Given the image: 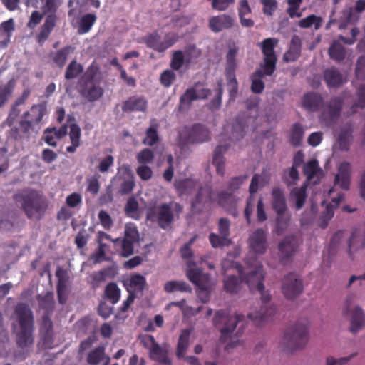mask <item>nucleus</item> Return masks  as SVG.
<instances>
[{
    "instance_id": "1",
    "label": "nucleus",
    "mask_w": 365,
    "mask_h": 365,
    "mask_svg": "<svg viewBox=\"0 0 365 365\" xmlns=\"http://www.w3.org/2000/svg\"><path fill=\"white\" fill-rule=\"evenodd\" d=\"M14 314L19 326L16 335V345L24 349L34 344V315L29 306L23 302L16 305Z\"/></svg>"
},
{
    "instance_id": "2",
    "label": "nucleus",
    "mask_w": 365,
    "mask_h": 365,
    "mask_svg": "<svg viewBox=\"0 0 365 365\" xmlns=\"http://www.w3.org/2000/svg\"><path fill=\"white\" fill-rule=\"evenodd\" d=\"M14 200L21 204L22 210L29 219L37 221L43 217L48 206L46 198L34 190L16 195Z\"/></svg>"
},
{
    "instance_id": "3",
    "label": "nucleus",
    "mask_w": 365,
    "mask_h": 365,
    "mask_svg": "<svg viewBox=\"0 0 365 365\" xmlns=\"http://www.w3.org/2000/svg\"><path fill=\"white\" fill-rule=\"evenodd\" d=\"M242 318L243 316L241 314L231 316L228 310L221 309L216 312L213 318V324L220 329L221 342L225 343L228 340L237 324Z\"/></svg>"
},
{
    "instance_id": "4",
    "label": "nucleus",
    "mask_w": 365,
    "mask_h": 365,
    "mask_svg": "<svg viewBox=\"0 0 365 365\" xmlns=\"http://www.w3.org/2000/svg\"><path fill=\"white\" fill-rule=\"evenodd\" d=\"M308 325L307 319H302L285 332L284 340L292 350L303 348L307 344L309 339Z\"/></svg>"
},
{
    "instance_id": "5",
    "label": "nucleus",
    "mask_w": 365,
    "mask_h": 365,
    "mask_svg": "<svg viewBox=\"0 0 365 365\" xmlns=\"http://www.w3.org/2000/svg\"><path fill=\"white\" fill-rule=\"evenodd\" d=\"M210 139L209 130L200 123H195L192 127H185L179 132L178 143L184 147L189 144L202 143Z\"/></svg>"
},
{
    "instance_id": "6",
    "label": "nucleus",
    "mask_w": 365,
    "mask_h": 365,
    "mask_svg": "<svg viewBox=\"0 0 365 365\" xmlns=\"http://www.w3.org/2000/svg\"><path fill=\"white\" fill-rule=\"evenodd\" d=\"M344 103V98L341 96H334L329 101L323 103L319 115L320 122L327 126L334 125L341 115Z\"/></svg>"
},
{
    "instance_id": "7",
    "label": "nucleus",
    "mask_w": 365,
    "mask_h": 365,
    "mask_svg": "<svg viewBox=\"0 0 365 365\" xmlns=\"http://www.w3.org/2000/svg\"><path fill=\"white\" fill-rule=\"evenodd\" d=\"M278 43L279 40L276 38H267L259 43V46L261 48L264 56L263 62L260 64V68H264L265 73L268 76H272L276 70L277 57L274 48Z\"/></svg>"
},
{
    "instance_id": "8",
    "label": "nucleus",
    "mask_w": 365,
    "mask_h": 365,
    "mask_svg": "<svg viewBox=\"0 0 365 365\" xmlns=\"http://www.w3.org/2000/svg\"><path fill=\"white\" fill-rule=\"evenodd\" d=\"M210 93V89L205 88L203 83L198 81L187 88L180 96L179 109H189L193 101L206 99Z\"/></svg>"
},
{
    "instance_id": "9",
    "label": "nucleus",
    "mask_w": 365,
    "mask_h": 365,
    "mask_svg": "<svg viewBox=\"0 0 365 365\" xmlns=\"http://www.w3.org/2000/svg\"><path fill=\"white\" fill-rule=\"evenodd\" d=\"M259 292L261 293L262 302L260 310L247 314V317L257 326H262L266 322L271 320L276 313V307L273 305L267 304L271 299L270 294L265 292L264 289Z\"/></svg>"
},
{
    "instance_id": "10",
    "label": "nucleus",
    "mask_w": 365,
    "mask_h": 365,
    "mask_svg": "<svg viewBox=\"0 0 365 365\" xmlns=\"http://www.w3.org/2000/svg\"><path fill=\"white\" fill-rule=\"evenodd\" d=\"M146 219L148 221H157L158 226L166 230L174 221V213L171 206L168 203H163L158 207H150L146 213Z\"/></svg>"
},
{
    "instance_id": "11",
    "label": "nucleus",
    "mask_w": 365,
    "mask_h": 365,
    "mask_svg": "<svg viewBox=\"0 0 365 365\" xmlns=\"http://www.w3.org/2000/svg\"><path fill=\"white\" fill-rule=\"evenodd\" d=\"M178 40V36L175 33L165 34L164 40L161 41V36L157 31L148 34L143 38V42L148 48L154 51L163 53L174 45Z\"/></svg>"
},
{
    "instance_id": "12",
    "label": "nucleus",
    "mask_w": 365,
    "mask_h": 365,
    "mask_svg": "<svg viewBox=\"0 0 365 365\" xmlns=\"http://www.w3.org/2000/svg\"><path fill=\"white\" fill-rule=\"evenodd\" d=\"M281 288L287 299H294L302 293L304 286L300 277L296 273L291 272L283 278Z\"/></svg>"
},
{
    "instance_id": "13",
    "label": "nucleus",
    "mask_w": 365,
    "mask_h": 365,
    "mask_svg": "<svg viewBox=\"0 0 365 365\" xmlns=\"http://www.w3.org/2000/svg\"><path fill=\"white\" fill-rule=\"evenodd\" d=\"M141 344L149 351L150 358L163 364L169 363L168 351L160 346L152 335H145L140 339Z\"/></svg>"
},
{
    "instance_id": "14",
    "label": "nucleus",
    "mask_w": 365,
    "mask_h": 365,
    "mask_svg": "<svg viewBox=\"0 0 365 365\" xmlns=\"http://www.w3.org/2000/svg\"><path fill=\"white\" fill-rule=\"evenodd\" d=\"M353 301V296L347 297L343 308V314L346 316L349 312H351V319L349 329L351 332L356 333L365 325V314L359 306H356L354 309H351Z\"/></svg>"
},
{
    "instance_id": "15",
    "label": "nucleus",
    "mask_w": 365,
    "mask_h": 365,
    "mask_svg": "<svg viewBox=\"0 0 365 365\" xmlns=\"http://www.w3.org/2000/svg\"><path fill=\"white\" fill-rule=\"evenodd\" d=\"M299 246L297 237L294 235L285 237L278 245L280 262L283 264H287L291 262L293 256L296 253Z\"/></svg>"
},
{
    "instance_id": "16",
    "label": "nucleus",
    "mask_w": 365,
    "mask_h": 365,
    "mask_svg": "<svg viewBox=\"0 0 365 365\" xmlns=\"http://www.w3.org/2000/svg\"><path fill=\"white\" fill-rule=\"evenodd\" d=\"M242 281L247 284L250 289L253 291L257 289L259 292L263 291L264 285L263 283L264 274L262 266H257L253 270L247 272L246 274H241Z\"/></svg>"
},
{
    "instance_id": "17",
    "label": "nucleus",
    "mask_w": 365,
    "mask_h": 365,
    "mask_svg": "<svg viewBox=\"0 0 365 365\" xmlns=\"http://www.w3.org/2000/svg\"><path fill=\"white\" fill-rule=\"evenodd\" d=\"M235 23L234 16L228 14H222L211 16L208 20V27L212 32L220 33L232 29Z\"/></svg>"
},
{
    "instance_id": "18",
    "label": "nucleus",
    "mask_w": 365,
    "mask_h": 365,
    "mask_svg": "<svg viewBox=\"0 0 365 365\" xmlns=\"http://www.w3.org/2000/svg\"><path fill=\"white\" fill-rule=\"evenodd\" d=\"M249 244L254 252L260 255L265 253L267 249L266 231L262 228L255 230L250 236Z\"/></svg>"
},
{
    "instance_id": "19",
    "label": "nucleus",
    "mask_w": 365,
    "mask_h": 365,
    "mask_svg": "<svg viewBox=\"0 0 365 365\" xmlns=\"http://www.w3.org/2000/svg\"><path fill=\"white\" fill-rule=\"evenodd\" d=\"M187 278L195 285L198 286L210 282V275L203 273L202 269L196 266L195 263L188 261L186 270Z\"/></svg>"
},
{
    "instance_id": "20",
    "label": "nucleus",
    "mask_w": 365,
    "mask_h": 365,
    "mask_svg": "<svg viewBox=\"0 0 365 365\" xmlns=\"http://www.w3.org/2000/svg\"><path fill=\"white\" fill-rule=\"evenodd\" d=\"M148 101L144 96H133L123 103L122 110L124 113L145 112Z\"/></svg>"
},
{
    "instance_id": "21",
    "label": "nucleus",
    "mask_w": 365,
    "mask_h": 365,
    "mask_svg": "<svg viewBox=\"0 0 365 365\" xmlns=\"http://www.w3.org/2000/svg\"><path fill=\"white\" fill-rule=\"evenodd\" d=\"M351 165L348 162H343L338 168V173L334 178V184L341 189L348 190L351 183Z\"/></svg>"
},
{
    "instance_id": "22",
    "label": "nucleus",
    "mask_w": 365,
    "mask_h": 365,
    "mask_svg": "<svg viewBox=\"0 0 365 365\" xmlns=\"http://www.w3.org/2000/svg\"><path fill=\"white\" fill-rule=\"evenodd\" d=\"M86 362L88 365H98L101 362L102 365H109L110 358L106 354L105 347L98 346L87 354Z\"/></svg>"
},
{
    "instance_id": "23",
    "label": "nucleus",
    "mask_w": 365,
    "mask_h": 365,
    "mask_svg": "<svg viewBox=\"0 0 365 365\" xmlns=\"http://www.w3.org/2000/svg\"><path fill=\"white\" fill-rule=\"evenodd\" d=\"M74 48L71 46H66L56 51H52L48 54L50 61L58 67L63 68L67 61L68 56L73 53Z\"/></svg>"
},
{
    "instance_id": "24",
    "label": "nucleus",
    "mask_w": 365,
    "mask_h": 365,
    "mask_svg": "<svg viewBox=\"0 0 365 365\" xmlns=\"http://www.w3.org/2000/svg\"><path fill=\"white\" fill-rule=\"evenodd\" d=\"M324 103L321 94L316 92H309L302 98V106L308 111L316 112L322 106Z\"/></svg>"
},
{
    "instance_id": "25",
    "label": "nucleus",
    "mask_w": 365,
    "mask_h": 365,
    "mask_svg": "<svg viewBox=\"0 0 365 365\" xmlns=\"http://www.w3.org/2000/svg\"><path fill=\"white\" fill-rule=\"evenodd\" d=\"M230 147V143H225L223 145H219L216 147L213 158H212V164L216 168V171L218 175L220 176H223L225 175V158L223 157L224 153H225Z\"/></svg>"
},
{
    "instance_id": "26",
    "label": "nucleus",
    "mask_w": 365,
    "mask_h": 365,
    "mask_svg": "<svg viewBox=\"0 0 365 365\" xmlns=\"http://www.w3.org/2000/svg\"><path fill=\"white\" fill-rule=\"evenodd\" d=\"M57 20L56 14H50L46 17L43 24L41 27L40 32L37 35V41L39 43H43L49 37L53 30Z\"/></svg>"
},
{
    "instance_id": "27",
    "label": "nucleus",
    "mask_w": 365,
    "mask_h": 365,
    "mask_svg": "<svg viewBox=\"0 0 365 365\" xmlns=\"http://www.w3.org/2000/svg\"><path fill=\"white\" fill-rule=\"evenodd\" d=\"M212 189L209 185L200 187L197 194L192 202V208L195 211H200L198 207L200 205H204L212 201Z\"/></svg>"
},
{
    "instance_id": "28",
    "label": "nucleus",
    "mask_w": 365,
    "mask_h": 365,
    "mask_svg": "<svg viewBox=\"0 0 365 365\" xmlns=\"http://www.w3.org/2000/svg\"><path fill=\"white\" fill-rule=\"evenodd\" d=\"M15 29L14 21L12 18L3 21L0 24V48L7 47L10 42L12 33Z\"/></svg>"
},
{
    "instance_id": "29",
    "label": "nucleus",
    "mask_w": 365,
    "mask_h": 365,
    "mask_svg": "<svg viewBox=\"0 0 365 365\" xmlns=\"http://www.w3.org/2000/svg\"><path fill=\"white\" fill-rule=\"evenodd\" d=\"M302 41L298 36L294 35L290 41L288 51L284 54L283 60L285 62L296 61L301 54Z\"/></svg>"
},
{
    "instance_id": "30",
    "label": "nucleus",
    "mask_w": 365,
    "mask_h": 365,
    "mask_svg": "<svg viewBox=\"0 0 365 365\" xmlns=\"http://www.w3.org/2000/svg\"><path fill=\"white\" fill-rule=\"evenodd\" d=\"M272 206L277 215L284 214L287 210L286 200L279 187H274L272 191Z\"/></svg>"
},
{
    "instance_id": "31",
    "label": "nucleus",
    "mask_w": 365,
    "mask_h": 365,
    "mask_svg": "<svg viewBox=\"0 0 365 365\" xmlns=\"http://www.w3.org/2000/svg\"><path fill=\"white\" fill-rule=\"evenodd\" d=\"M238 16L242 26L251 28L255 22L251 19L246 18V16L252 13V9L247 0H240L238 3Z\"/></svg>"
},
{
    "instance_id": "32",
    "label": "nucleus",
    "mask_w": 365,
    "mask_h": 365,
    "mask_svg": "<svg viewBox=\"0 0 365 365\" xmlns=\"http://www.w3.org/2000/svg\"><path fill=\"white\" fill-rule=\"evenodd\" d=\"M365 247V222L356 227L349 240V248Z\"/></svg>"
},
{
    "instance_id": "33",
    "label": "nucleus",
    "mask_w": 365,
    "mask_h": 365,
    "mask_svg": "<svg viewBox=\"0 0 365 365\" xmlns=\"http://www.w3.org/2000/svg\"><path fill=\"white\" fill-rule=\"evenodd\" d=\"M324 78L329 88L339 87L344 83L341 73L335 68L326 69L324 72Z\"/></svg>"
},
{
    "instance_id": "34",
    "label": "nucleus",
    "mask_w": 365,
    "mask_h": 365,
    "mask_svg": "<svg viewBox=\"0 0 365 365\" xmlns=\"http://www.w3.org/2000/svg\"><path fill=\"white\" fill-rule=\"evenodd\" d=\"M268 76L264 68L257 69L251 76V91L256 94L262 93L264 89L263 78Z\"/></svg>"
},
{
    "instance_id": "35",
    "label": "nucleus",
    "mask_w": 365,
    "mask_h": 365,
    "mask_svg": "<svg viewBox=\"0 0 365 365\" xmlns=\"http://www.w3.org/2000/svg\"><path fill=\"white\" fill-rule=\"evenodd\" d=\"M190 331L189 329H182L179 336L177 349L176 356L180 359L185 357V353L187 350L190 343Z\"/></svg>"
},
{
    "instance_id": "36",
    "label": "nucleus",
    "mask_w": 365,
    "mask_h": 365,
    "mask_svg": "<svg viewBox=\"0 0 365 365\" xmlns=\"http://www.w3.org/2000/svg\"><path fill=\"white\" fill-rule=\"evenodd\" d=\"M39 308L44 311L43 314L51 315L54 310V298L52 292H47L44 295L38 294L36 297Z\"/></svg>"
},
{
    "instance_id": "37",
    "label": "nucleus",
    "mask_w": 365,
    "mask_h": 365,
    "mask_svg": "<svg viewBox=\"0 0 365 365\" xmlns=\"http://www.w3.org/2000/svg\"><path fill=\"white\" fill-rule=\"evenodd\" d=\"M145 284V278L139 274H135L132 275L130 278L124 283V285L126 287L128 292L135 293V292H143Z\"/></svg>"
},
{
    "instance_id": "38",
    "label": "nucleus",
    "mask_w": 365,
    "mask_h": 365,
    "mask_svg": "<svg viewBox=\"0 0 365 365\" xmlns=\"http://www.w3.org/2000/svg\"><path fill=\"white\" fill-rule=\"evenodd\" d=\"M46 113V107L43 104L34 105L31 111L24 113V118H29L35 125L38 124Z\"/></svg>"
},
{
    "instance_id": "39",
    "label": "nucleus",
    "mask_w": 365,
    "mask_h": 365,
    "mask_svg": "<svg viewBox=\"0 0 365 365\" xmlns=\"http://www.w3.org/2000/svg\"><path fill=\"white\" fill-rule=\"evenodd\" d=\"M197 182L191 178L175 180L174 187L180 196L190 194L196 187Z\"/></svg>"
},
{
    "instance_id": "40",
    "label": "nucleus",
    "mask_w": 365,
    "mask_h": 365,
    "mask_svg": "<svg viewBox=\"0 0 365 365\" xmlns=\"http://www.w3.org/2000/svg\"><path fill=\"white\" fill-rule=\"evenodd\" d=\"M81 94L88 101L93 102L103 96V90L98 85L86 86L81 88Z\"/></svg>"
},
{
    "instance_id": "41",
    "label": "nucleus",
    "mask_w": 365,
    "mask_h": 365,
    "mask_svg": "<svg viewBox=\"0 0 365 365\" xmlns=\"http://www.w3.org/2000/svg\"><path fill=\"white\" fill-rule=\"evenodd\" d=\"M69 138L71 145L66 148V151L73 153L81 145V129L77 124L73 123L70 125Z\"/></svg>"
},
{
    "instance_id": "42",
    "label": "nucleus",
    "mask_w": 365,
    "mask_h": 365,
    "mask_svg": "<svg viewBox=\"0 0 365 365\" xmlns=\"http://www.w3.org/2000/svg\"><path fill=\"white\" fill-rule=\"evenodd\" d=\"M328 53L331 59L341 62L344 60L346 52L344 45L339 41L334 40L329 48Z\"/></svg>"
},
{
    "instance_id": "43",
    "label": "nucleus",
    "mask_w": 365,
    "mask_h": 365,
    "mask_svg": "<svg viewBox=\"0 0 365 365\" xmlns=\"http://www.w3.org/2000/svg\"><path fill=\"white\" fill-rule=\"evenodd\" d=\"M97 19L94 14H86L81 16L78 21V34H84L90 31Z\"/></svg>"
},
{
    "instance_id": "44",
    "label": "nucleus",
    "mask_w": 365,
    "mask_h": 365,
    "mask_svg": "<svg viewBox=\"0 0 365 365\" xmlns=\"http://www.w3.org/2000/svg\"><path fill=\"white\" fill-rule=\"evenodd\" d=\"M351 128H341L337 138L339 149L342 151H348L351 145Z\"/></svg>"
},
{
    "instance_id": "45",
    "label": "nucleus",
    "mask_w": 365,
    "mask_h": 365,
    "mask_svg": "<svg viewBox=\"0 0 365 365\" xmlns=\"http://www.w3.org/2000/svg\"><path fill=\"white\" fill-rule=\"evenodd\" d=\"M185 58V66L188 68L191 64L196 63L201 55V51L195 44L185 46L183 51Z\"/></svg>"
},
{
    "instance_id": "46",
    "label": "nucleus",
    "mask_w": 365,
    "mask_h": 365,
    "mask_svg": "<svg viewBox=\"0 0 365 365\" xmlns=\"http://www.w3.org/2000/svg\"><path fill=\"white\" fill-rule=\"evenodd\" d=\"M269 176L264 171L261 175L255 174L250 182L249 192L256 193L259 186L263 187L269 183Z\"/></svg>"
},
{
    "instance_id": "47",
    "label": "nucleus",
    "mask_w": 365,
    "mask_h": 365,
    "mask_svg": "<svg viewBox=\"0 0 365 365\" xmlns=\"http://www.w3.org/2000/svg\"><path fill=\"white\" fill-rule=\"evenodd\" d=\"M53 323L51 319V315L43 314L40 322L39 331L41 336L45 339H50L53 334Z\"/></svg>"
},
{
    "instance_id": "48",
    "label": "nucleus",
    "mask_w": 365,
    "mask_h": 365,
    "mask_svg": "<svg viewBox=\"0 0 365 365\" xmlns=\"http://www.w3.org/2000/svg\"><path fill=\"white\" fill-rule=\"evenodd\" d=\"M238 53V48L236 46L230 48L226 55L225 75L235 74L237 68L236 56Z\"/></svg>"
},
{
    "instance_id": "49",
    "label": "nucleus",
    "mask_w": 365,
    "mask_h": 365,
    "mask_svg": "<svg viewBox=\"0 0 365 365\" xmlns=\"http://www.w3.org/2000/svg\"><path fill=\"white\" fill-rule=\"evenodd\" d=\"M164 289L168 293L176 291L190 292L192 290L190 286L184 281H168L165 284Z\"/></svg>"
},
{
    "instance_id": "50",
    "label": "nucleus",
    "mask_w": 365,
    "mask_h": 365,
    "mask_svg": "<svg viewBox=\"0 0 365 365\" xmlns=\"http://www.w3.org/2000/svg\"><path fill=\"white\" fill-rule=\"evenodd\" d=\"M83 71V67L78 63L76 60H72L68 65L65 71V78L66 80H71L77 78Z\"/></svg>"
},
{
    "instance_id": "51",
    "label": "nucleus",
    "mask_w": 365,
    "mask_h": 365,
    "mask_svg": "<svg viewBox=\"0 0 365 365\" xmlns=\"http://www.w3.org/2000/svg\"><path fill=\"white\" fill-rule=\"evenodd\" d=\"M357 99L350 108L349 115H354L358 108H365V84L359 86L356 93Z\"/></svg>"
},
{
    "instance_id": "52",
    "label": "nucleus",
    "mask_w": 365,
    "mask_h": 365,
    "mask_svg": "<svg viewBox=\"0 0 365 365\" xmlns=\"http://www.w3.org/2000/svg\"><path fill=\"white\" fill-rule=\"evenodd\" d=\"M304 130L301 124L297 123L292 125L291 128L290 143L294 147L301 145Z\"/></svg>"
},
{
    "instance_id": "53",
    "label": "nucleus",
    "mask_w": 365,
    "mask_h": 365,
    "mask_svg": "<svg viewBox=\"0 0 365 365\" xmlns=\"http://www.w3.org/2000/svg\"><path fill=\"white\" fill-rule=\"evenodd\" d=\"M105 295L113 304H116L120 297V289L115 282H110L105 289Z\"/></svg>"
},
{
    "instance_id": "54",
    "label": "nucleus",
    "mask_w": 365,
    "mask_h": 365,
    "mask_svg": "<svg viewBox=\"0 0 365 365\" xmlns=\"http://www.w3.org/2000/svg\"><path fill=\"white\" fill-rule=\"evenodd\" d=\"M296 200V209L300 210L304 205L307 198V185H302L299 188H294L291 192Z\"/></svg>"
},
{
    "instance_id": "55",
    "label": "nucleus",
    "mask_w": 365,
    "mask_h": 365,
    "mask_svg": "<svg viewBox=\"0 0 365 365\" xmlns=\"http://www.w3.org/2000/svg\"><path fill=\"white\" fill-rule=\"evenodd\" d=\"M290 221V217L284 213L277 215L274 231L277 235H282L287 229Z\"/></svg>"
},
{
    "instance_id": "56",
    "label": "nucleus",
    "mask_w": 365,
    "mask_h": 365,
    "mask_svg": "<svg viewBox=\"0 0 365 365\" xmlns=\"http://www.w3.org/2000/svg\"><path fill=\"white\" fill-rule=\"evenodd\" d=\"M241 282L242 281L236 276L231 275L224 280V288L226 292L235 294L240 290Z\"/></svg>"
},
{
    "instance_id": "57",
    "label": "nucleus",
    "mask_w": 365,
    "mask_h": 365,
    "mask_svg": "<svg viewBox=\"0 0 365 365\" xmlns=\"http://www.w3.org/2000/svg\"><path fill=\"white\" fill-rule=\"evenodd\" d=\"M184 65L185 66V58L183 51L181 50L174 51L170 63V66L172 70L178 71Z\"/></svg>"
},
{
    "instance_id": "58",
    "label": "nucleus",
    "mask_w": 365,
    "mask_h": 365,
    "mask_svg": "<svg viewBox=\"0 0 365 365\" xmlns=\"http://www.w3.org/2000/svg\"><path fill=\"white\" fill-rule=\"evenodd\" d=\"M41 11L43 14H55L60 6L61 0H40Z\"/></svg>"
},
{
    "instance_id": "59",
    "label": "nucleus",
    "mask_w": 365,
    "mask_h": 365,
    "mask_svg": "<svg viewBox=\"0 0 365 365\" xmlns=\"http://www.w3.org/2000/svg\"><path fill=\"white\" fill-rule=\"evenodd\" d=\"M159 140V136L157 130V125L150 126L145 133V138L143 143L149 146H153Z\"/></svg>"
},
{
    "instance_id": "60",
    "label": "nucleus",
    "mask_w": 365,
    "mask_h": 365,
    "mask_svg": "<svg viewBox=\"0 0 365 365\" xmlns=\"http://www.w3.org/2000/svg\"><path fill=\"white\" fill-rule=\"evenodd\" d=\"M245 135V124L240 121V118L236 119L235 123L232 126V141H237L243 138Z\"/></svg>"
},
{
    "instance_id": "61",
    "label": "nucleus",
    "mask_w": 365,
    "mask_h": 365,
    "mask_svg": "<svg viewBox=\"0 0 365 365\" xmlns=\"http://www.w3.org/2000/svg\"><path fill=\"white\" fill-rule=\"evenodd\" d=\"M216 96L215 97L210 101L208 104L209 109L212 110H218L222 103V96L223 93V86L221 82H219L217 84V87L215 88Z\"/></svg>"
},
{
    "instance_id": "62",
    "label": "nucleus",
    "mask_w": 365,
    "mask_h": 365,
    "mask_svg": "<svg viewBox=\"0 0 365 365\" xmlns=\"http://www.w3.org/2000/svg\"><path fill=\"white\" fill-rule=\"evenodd\" d=\"M225 76L227 81L230 100L234 101L238 92V83L236 79L235 74H229Z\"/></svg>"
},
{
    "instance_id": "63",
    "label": "nucleus",
    "mask_w": 365,
    "mask_h": 365,
    "mask_svg": "<svg viewBox=\"0 0 365 365\" xmlns=\"http://www.w3.org/2000/svg\"><path fill=\"white\" fill-rule=\"evenodd\" d=\"M319 170L318 161L312 159L304 165L303 173L308 180H312Z\"/></svg>"
},
{
    "instance_id": "64",
    "label": "nucleus",
    "mask_w": 365,
    "mask_h": 365,
    "mask_svg": "<svg viewBox=\"0 0 365 365\" xmlns=\"http://www.w3.org/2000/svg\"><path fill=\"white\" fill-rule=\"evenodd\" d=\"M198 289L197 291V295L199 299L202 303H206L209 301L210 297L211 287L209 282L197 286Z\"/></svg>"
}]
</instances>
